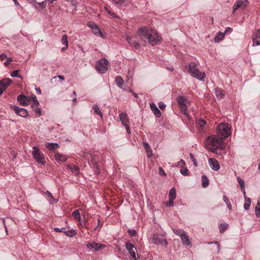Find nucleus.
Segmentation results:
<instances>
[{
    "mask_svg": "<svg viewBox=\"0 0 260 260\" xmlns=\"http://www.w3.org/2000/svg\"><path fill=\"white\" fill-rule=\"evenodd\" d=\"M138 34L144 41L147 40L152 45L159 43L161 40V37L156 30L148 28L147 27L139 28Z\"/></svg>",
    "mask_w": 260,
    "mask_h": 260,
    "instance_id": "obj_1",
    "label": "nucleus"
},
{
    "mask_svg": "<svg viewBox=\"0 0 260 260\" xmlns=\"http://www.w3.org/2000/svg\"><path fill=\"white\" fill-rule=\"evenodd\" d=\"M223 140L216 135L209 136L206 140V147L211 151L217 153V150L223 147Z\"/></svg>",
    "mask_w": 260,
    "mask_h": 260,
    "instance_id": "obj_2",
    "label": "nucleus"
},
{
    "mask_svg": "<svg viewBox=\"0 0 260 260\" xmlns=\"http://www.w3.org/2000/svg\"><path fill=\"white\" fill-rule=\"evenodd\" d=\"M187 72L194 78L200 81H204L206 75L204 72L199 71L197 64L194 62H191L188 65L185 66Z\"/></svg>",
    "mask_w": 260,
    "mask_h": 260,
    "instance_id": "obj_3",
    "label": "nucleus"
},
{
    "mask_svg": "<svg viewBox=\"0 0 260 260\" xmlns=\"http://www.w3.org/2000/svg\"><path fill=\"white\" fill-rule=\"evenodd\" d=\"M216 131V135L222 140L231 134V127L227 123H220L217 126Z\"/></svg>",
    "mask_w": 260,
    "mask_h": 260,
    "instance_id": "obj_4",
    "label": "nucleus"
},
{
    "mask_svg": "<svg viewBox=\"0 0 260 260\" xmlns=\"http://www.w3.org/2000/svg\"><path fill=\"white\" fill-rule=\"evenodd\" d=\"M32 148L33 151L32 152V154L33 158L38 164L45 166L46 164V160L44 154L37 146H34Z\"/></svg>",
    "mask_w": 260,
    "mask_h": 260,
    "instance_id": "obj_5",
    "label": "nucleus"
},
{
    "mask_svg": "<svg viewBox=\"0 0 260 260\" xmlns=\"http://www.w3.org/2000/svg\"><path fill=\"white\" fill-rule=\"evenodd\" d=\"M95 68L97 71L101 74L105 73L109 68V63L107 59L102 58L96 62Z\"/></svg>",
    "mask_w": 260,
    "mask_h": 260,
    "instance_id": "obj_6",
    "label": "nucleus"
},
{
    "mask_svg": "<svg viewBox=\"0 0 260 260\" xmlns=\"http://www.w3.org/2000/svg\"><path fill=\"white\" fill-rule=\"evenodd\" d=\"M164 235L158 234H152L151 236L150 239L152 242L156 245H164L166 246L168 245V242L167 240L163 238Z\"/></svg>",
    "mask_w": 260,
    "mask_h": 260,
    "instance_id": "obj_7",
    "label": "nucleus"
},
{
    "mask_svg": "<svg viewBox=\"0 0 260 260\" xmlns=\"http://www.w3.org/2000/svg\"><path fill=\"white\" fill-rule=\"evenodd\" d=\"M125 248L134 260H139V257L138 256L137 249L133 244L129 242H126Z\"/></svg>",
    "mask_w": 260,
    "mask_h": 260,
    "instance_id": "obj_8",
    "label": "nucleus"
},
{
    "mask_svg": "<svg viewBox=\"0 0 260 260\" xmlns=\"http://www.w3.org/2000/svg\"><path fill=\"white\" fill-rule=\"evenodd\" d=\"M177 102L181 112L187 116V107L186 105V99L183 96H179L177 99Z\"/></svg>",
    "mask_w": 260,
    "mask_h": 260,
    "instance_id": "obj_9",
    "label": "nucleus"
},
{
    "mask_svg": "<svg viewBox=\"0 0 260 260\" xmlns=\"http://www.w3.org/2000/svg\"><path fill=\"white\" fill-rule=\"evenodd\" d=\"M247 0H237L233 7L232 12L234 14L238 9L244 10L248 6Z\"/></svg>",
    "mask_w": 260,
    "mask_h": 260,
    "instance_id": "obj_10",
    "label": "nucleus"
},
{
    "mask_svg": "<svg viewBox=\"0 0 260 260\" xmlns=\"http://www.w3.org/2000/svg\"><path fill=\"white\" fill-rule=\"evenodd\" d=\"M86 247L89 249H94L95 251H99L106 247V245L96 242H89L87 243Z\"/></svg>",
    "mask_w": 260,
    "mask_h": 260,
    "instance_id": "obj_11",
    "label": "nucleus"
},
{
    "mask_svg": "<svg viewBox=\"0 0 260 260\" xmlns=\"http://www.w3.org/2000/svg\"><path fill=\"white\" fill-rule=\"evenodd\" d=\"M11 83V80L9 78H6L0 80V94L7 88Z\"/></svg>",
    "mask_w": 260,
    "mask_h": 260,
    "instance_id": "obj_12",
    "label": "nucleus"
},
{
    "mask_svg": "<svg viewBox=\"0 0 260 260\" xmlns=\"http://www.w3.org/2000/svg\"><path fill=\"white\" fill-rule=\"evenodd\" d=\"M64 170H70L72 173L77 175L80 173V169L78 166L73 164H68L65 166Z\"/></svg>",
    "mask_w": 260,
    "mask_h": 260,
    "instance_id": "obj_13",
    "label": "nucleus"
},
{
    "mask_svg": "<svg viewBox=\"0 0 260 260\" xmlns=\"http://www.w3.org/2000/svg\"><path fill=\"white\" fill-rule=\"evenodd\" d=\"M17 100L19 102V103L23 106L29 105L30 102V100L28 97L26 96L23 94L18 95L17 96Z\"/></svg>",
    "mask_w": 260,
    "mask_h": 260,
    "instance_id": "obj_14",
    "label": "nucleus"
},
{
    "mask_svg": "<svg viewBox=\"0 0 260 260\" xmlns=\"http://www.w3.org/2000/svg\"><path fill=\"white\" fill-rule=\"evenodd\" d=\"M14 110L17 114L23 117H26L28 114V111L26 109L17 106L14 107Z\"/></svg>",
    "mask_w": 260,
    "mask_h": 260,
    "instance_id": "obj_15",
    "label": "nucleus"
},
{
    "mask_svg": "<svg viewBox=\"0 0 260 260\" xmlns=\"http://www.w3.org/2000/svg\"><path fill=\"white\" fill-rule=\"evenodd\" d=\"M210 167L214 171H218L220 166L217 160L213 158H210L208 160Z\"/></svg>",
    "mask_w": 260,
    "mask_h": 260,
    "instance_id": "obj_16",
    "label": "nucleus"
},
{
    "mask_svg": "<svg viewBox=\"0 0 260 260\" xmlns=\"http://www.w3.org/2000/svg\"><path fill=\"white\" fill-rule=\"evenodd\" d=\"M180 238L181 241L184 245L189 246V247H192V243L186 232L183 235H181Z\"/></svg>",
    "mask_w": 260,
    "mask_h": 260,
    "instance_id": "obj_17",
    "label": "nucleus"
},
{
    "mask_svg": "<svg viewBox=\"0 0 260 260\" xmlns=\"http://www.w3.org/2000/svg\"><path fill=\"white\" fill-rule=\"evenodd\" d=\"M120 119L124 126H127L129 124L128 117L124 112H121L119 114Z\"/></svg>",
    "mask_w": 260,
    "mask_h": 260,
    "instance_id": "obj_18",
    "label": "nucleus"
},
{
    "mask_svg": "<svg viewBox=\"0 0 260 260\" xmlns=\"http://www.w3.org/2000/svg\"><path fill=\"white\" fill-rule=\"evenodd\" d=\"M126 40L131 45L134 46L136 49H138L140 48V44L138 40H135L133 38L130 37L129 36L126 37Z\"/></svg>",
    "mask_w": 260,
    "mask_h": 260,
    "instance_id": "obj_19",
    "label": "nucleus"
},
{
    "mask_svg": "<svg viewBox=\"0 0 260 260\" xmlns=\"http://www.w3.org/2000/svg\"><path fill=\"white\" fill-rule=\"evenodd\" d=\"M150 107L154 115L156 117H160L161 116V112L154 103H151Z\"/></svg>",
    "mask_w": 260,
    "mask_h": 260,
    "instance_id": "obj_20",
    "label": "nucleus"
},
{
    "mask_svg": "<svg viewBox=\"0 0 260 260\" xmlns=\"http://www.w3.org/2000/svg\"><path fill=\"white\" fill-rule=\"evenodd\" d=\"M112 2L120 7H126L130 4L131 0H112Z\"/></svg>",
    "mask_w": 260,
    "mask_h": 260,
    "instance_id": "obj_21",
    "label": "nucleus"
},
{
    "mask_svg": "<svg viewBox=\"0 0 260 260\" xmlns=\"http://www.w3.org/2000/svg\"><path fill=\"white\" fill-rule=\"evenodd\" d=\"M55 159L58 162H64L67 159V157L59 153L56 152L55 153Z\"/></svg>",
    "mask_w": 260,
    "mask_h": 260,
    "instance_id": "obj_22",
    "label": "nucleus"
},
{
    "mask_svg": "<svg viewBox=\"0 0 260 260\" xmlns=\"http://www.w3.org/2000/svg\"><path fill=\"white\" fill-rule=\"evenodd\" d=\"M215 94L218 100L222 99L225 95L224 91L220 88H217L215 89Z\"/></svg>",
    "mask_w": 260,
    "mask_h": 260,
    "instance_id": "obj_23",
    "label": "nucleus"
},
{
    "mask_svg": "<svg viewBox=\"0 0 260 260\" xmlns=\"http://www.w3.org/2000/svg\"><path fill=\"white\" fill-rule=\"evenodd\" d=\"M224 37V33L219 31L217 33L216 35L214 38V41L215 43H218L222 41Z\"/></svg>",
    "mask_w": 260,
    "mask_h": 260,
    "instance_id": "obj_24",
    "label": "nucleus"
},
{
    "mask_svg": "<svg viewBox=\"0 0 260 260\" xmlns=\"http://www.w3.org/2000/svg\"><path fill=\"white\" fill-rule=\"evenodd\" d=\"M115 82L118 87L122 89V85L124 83V80L121 76H118L115 79Z\"/></svg>",
    "mask_w": 260,
    "mask_h": 260,
    "instance_id": "obj_25",
    "label": "nucleus"
},
{
    "mask_svg": "<svg viewBox=\"0 0 260 260\" xmlns=\"http://www.w3.org/2000/svg\"><path fill=\"white\" fill-rule=\"evenodd\" d=\"M46 145V147L50 150H54L59 147L58 144L56 143H47Z\"/></svg>",
    "mask_w": 260,
    "mask_h": 260,
    "instance_id": "obj_26",
    "label": "nucleus"
},
{
    "mask_svg": "<svg viewBox=\"0 0 260 260\" xmlns=\"http://www.w3.org/2000/svg\"><path fill=\"white\" fill-rule=\"evenodd\" d=\"M202 185L203 188H206L209 185V180L206 175L202 176Z\"/></svg>",
    "mask_w": 260,
    "mask_h": 260,
    "instance_id": "obj_27",
    "label": "nucleus"
},
{
    "mask_svg": "<svg viewBox=\"0 0 260 260\" xmlns=\"http://www.w3.org/2000/svg\"><path fill=\"white\" fill-rule=\"evenodd\" d=\"M105 9L106 11L107 12V13L109 15L112 16L113 18H118V17L117 16L116 14L115 13H114V12H112L111 11V8H110V7L109 6L106 5L105 6Z\"/></svg>",
    "mask_w": 260,
    "mask_h": 260,
    "instance_id": "obj_28",
    "label": "nucleus"
},
{
    "mask_svg": "<svg viewBox=\"0 0 260 260\" xmlns=\"http://www.w3.org/2000/svg\"><path fill=\"white\" fill-rule=\"evenodd\" d=\"M169 197L170 199H174L175 200L176 198V189L175 187H172L169 193Z\"/></svg>",
    "mask_w": 260,
    "mask_h": 260,
    "instance_id": "obj_29",
    "label": "nucleus"
},
{
    "mask_svg": "<svg viewBox=\"0 0 260 260\" xmlns=\"http://www.w3.org/2000/svg\"><path fill=\"white\" fill-rule=\"evenodd\" d=\"M72 216L74 219L80 221L81 220V216L78 210H75L72 213Z\"/></svg>",
    "mask_w": 260,
    "mask_h": 260,
    "instance_id": "obj_30",
    "label": "nucleus"
},
{
    "mask_svg": "<svg viewBox=\"0 0 260 260\" xmlns=\"http://www.w3.org/2000/svg\"><path fill=\"white\" fill-rule=\"evenodd\" d=\"M93 34L97 36H99L101 38H103L104 39L105 38V34H104L99 28V27H98V28L95 29L93 31Z\"/></svg>",
    "mask_w": 260,
    "mask_h": 260,
    "instance_id": "obj_31",
    "label": "nucleus"
},
{
    "mask_svg": "<svg viewBox=\"0 0 260 260\" xmlns=\"http://www.w3.org/2000/svg\"><path fill=\"white\" fill-rule=\"evenodd\" d=\"M255 215L257 217H260V199L258 200L257 205L255 208Z\"/></svg>",
    "mask_w": 260,
    "mask_h": 260,
    "instance_id": "obj_32",
    "label": "nucleus"
},
{
    "mask_svg": "<svg viewBox=\"0 0 260 260\" xmlns=\"http://www.w3.org/2000/svg\"><path fill=\"white\" fill-rule=\"evenodd\" d=\"M228 224L221 223L219 225V230L220 233H223L228 228Z\"/></svg>",
    "mask_w": 260,
    "mask_h": 260,
    "instance_id": "obj_33",
    "label": "nucleus"
},
{
    "mask_svg": "<svg viewBox=\"0 0 260 260\" xmlns=\"http://www.w3.org/2000/svg\"><path fill=\"white\" fill-rule=\"evenodd\" d=\"M92 109L94 111V112L96 114L99 115L101 117L103 116V114L100 110L99 107L97 105H94L92 106Z\"/></svg>",
    "mask_w": 260,
    "mask_h": 260,
    "instance_id": "obj_34",
    "label": "nucleus"
},
{
    "mask_svg": "<svg viewBox=\"0 0 260 260\" xmlns=\"http://www.w3.org/2000/svg\"><path fill=\"white\" fill-rule=\"evenodd\" d=\"M172 230L174 234L180 236V237L185 233V232L182 229H173Z\"/></svg>",
    "mask_w": 260,
    "mask_h": 260,
    "instance_id": "obj_35",
    "label": "nucleus"
},
{
    "mask_svg": "<svg viewBox=\"0 0 260 260\" xmlns=\"http://www.w3.org/2000/svg\"><path fill=\"white\" fill-rule=\"evenodd\" d=\"M64 233L66 235L70 237H73L75 236L76 234V231L75 230H68V231H65Z\"/></svg>",
    "mask_w": 260,
    "mask_h": 260,
    "instance_id": "obj_36",
    "label": "nucleus"
},
{
    "mask_svg": "<svg viewBox=\"0 0 260 260\" xmlns=\"http://www.w3.org/2000/svg\"><path fill=\"white\" fill-rule=\"evenodd\" d=\"M206 124V122L205 120L201 119L197 121V125L201 128H203Z\"/></svg>",
    "mask_w": 260,
    "mask_h": 260,
    "instance_id": "obj_37",
    "label": "nucleus"
},
{
    "mask_svg": "<svg viewBox=\"0 0 260 260\" xmlns=\"http://www.w3.org/2000/svg\"><path fill=\"white\" fill-rule=\"evenodd\" d=\"M237 180L238 183L240 185L241 189H244V188H245L244 181L240 177H238L237 178Z\"/></svg>",
    "mask_w": 260,
    "mask_h": 260,
    "instance_id": "obj_38",
    "label": "nucleus"
},
{
    "mask_svg": "<svg viewBox=\"0 0 260 260\" xmlns=\"http://www.w3.org/2000/svg\"><path fill=\"white\" fill-rule=\"evenodd\" d=\"M61 42L62 44L66 45V48H67L68 46V37L66 35H64L61 39Z\"/></svg>",
    "mask_w": 260,
    "mask_h": 260,
    "instance_id": "obj_39",
    "label": "nucleus"
},
{
    "mask_svg": "<svg viewBox=\"0 0 260 260\" xmlns=\"http://www.w3.org/2000/svg\"><path fill=\"white\" fill-rule=\"evenodd\" d=\"M87 25L91 28V29H92L93 30V31L98 28V26L94 22H88L87 23Z\"/></svg>",
    "mask_w": 260,
    "mask_h": 260,
    "instance_id": "obj_40",
    "label": "nucleus"
},
{
    "mask_svg": "<svg viewBox=\"0 0 260 260\" xmlns=\"http://www.w3.org/2000/svg\"><path fill=\"white\" fill-rule=\"evenodd\" d=\"M143 145L144 147L145 150L147 152H151V148L149 146V144L146 142H143Z\"/></svg>",
    "mask_w": 260,
    "mask_h": 260,
    "instance_id": "obj_41",
    "label": "nucleus"
},
{
    "mask_svg": "<svg viewBox=\"0 0 260 260\" xmlns=\"http://www.w3.org/2000/svg\"><path fill=\"white\" fill-rule=\"evenodd\" d=\"M260 39V29H257L252 36V40Z\"/></svg>",
    "mask_w": 260,
    "mask_h": 260,
    "instance_id": "obj_42",
    "label": "nucleus"
},
{
    "mask_svg": "<svg viewBox=\"0 0 260 260\" xmlns=\"http://www.w3.org/2000/svg\"><path fill=\"white\" fill-rule=\"evenodd\" d=\"M45 196H46V199L49 202H51V200L53 199V196H52V194H51V192H50L48 191H47L45 193Z\"/></svg>",
    "mask_w": 260,
    "mask_h": 260,
    "instance_id": "obj_43",
    "label": "nucleus"
},
{
    "mask_svg": "<svg viewBox=\"0 0 260 260\" xmlns=\"http://www.w3.org/2000/svg\"><path fill=\"white\" fill-rule=\"evenodd\" d=\"M180 172V173L183 176H186L188 175V170L186 168L181 169Z\"/></svg>",
    "mask_w": 260,
    "mask_h": 260,
    "instance_id": "obj_44",
    "label": "nucleus"
},
{
    "mask_svg": "<svg viewBox=\"0 0 260 260\" xmlns=\"http://www.w3.org/2000/svg\"><path fill=\"white\" fill-rule=\"evenodd\" d=\"M174 199H170L169 198V201L166 202V204H165L166 206L167 207H169L173 206V205H174Z\"/></svg>",
    "mask_w": 260,
    "mask_h": 260,
    "instance_id": "obj_45",
    "label": "nucleus"
},
{
    "mask_svg": "<svg viewBox=\"0 0 260 260\" xmlns=\"http://www.w3.org/2000/svg\"><path fill=\"white\" fill-rule=\"evenodd\" d=\"M189 156H190L191 159L193 161L194 166L195 167H197V166H198L197 161V160H196V158L194 157L193 154L192 153H190Z\"/></svg>",
    "mask_w": 260,
    "mask_h": 260,
    "instance_id": "obj_46",
    "label": "nucleus"
},
{
    "mask_svg": "<svg viewBox=\"0 0 260 260\" xmlns=\"http://www.w3.org/2000/svg\"><path fill=\"white\" fill-rule=\"evenodd\" d=\"M19 70H14L11 73V76L13 77H20V76H19L18 75V73H19Z\"/></svg>",
    "mask_w": 260,
    "mask_h": 260,
    "instance_id": "obj_47",
    "label": "nucleus"
},
{
    "mask_svg": "<svg viewBox=\"0 0 260 260\" xmlns=\"http://www.w3.org/2000/svg\"><path fill=\"white\" fill-rule=\"evenodd\" d=\"M27 1L35 7H37V5H38V2H39L37 1V0H27Z\"/></svg>",
    "mask_w": 260,
    "mask_h": 260,
    "instance_id": "obj_48",
    "label": "nucleus"
},
{
    "mask_svg": "<svg viewBox=\"0 0 260 260\" xmlns=\"http://www.w3.org/2000/svg\"><path fill=\"white\" fill-rule=\"evenodd\" d=\"M128 234L131 236H135L137 234V232L136 231V230H128V231H127Z\"/></svg>",
    "mask_w": 260,
    "mask_h": 260,
    "instance_id": "obj_49",
    "label": "nucleus"
},
{
    "mask_svg": "<svg viewBox=\"0 0 260 260\" xmlns=\"http://www.w3.org/2000/svg\"><path fill=\"white\" fill-rule=\"evenodd\" d=\"M54 230L56 232H62V233H64V231H65V228H61V229H59L58 228H55L54 229Z\"/></svg>",
    "mask_w": 260,
    "mask_h": 260,
    "instance_id": "obj_50",
    "label": "nucleus"
},
{
    "mask_svg": "<svg viewBox=\"0 0 260 260\" xmlns=\"http://www.w3.org/2000/svg\"><path fill=\"white\" fill-rule=\"evenodd\" d=\"M252 42H253V44H252L253 46L260 45V41L257 40V39L252 40Z\"/></svg>",
    "mask_w": 260,
    "mask_h": 260,
    "instance_id": "obj_51",
    "label": "nucleus"
},
{
    "mask_svg": "<svg viewBox=\"0 0 260 260\" xmlns=\"http://www.w3.org/2000/svg\"><path fill=\"white\" fill-rule=\"evenodd\" d=\"M12 61V59L11 58V57H9L7 61L4 62V65L5 66H8Z\"/></svg>",
    "mask_w": 260,
    "mask_h": 260,
    "instance_id": "obj_52",
    "label": "nucleus"
},
{
    "mask_svg": "<svg viewBox=\"0 0 260 260\" xmlns=\"http://www.w3.org/2000/svg\"><path fill=\"white\" fill-rule=\"evenodd\" d=\"M159 173L160 175H162V176H166V173L165 172V171L160 167L159 168Z\"/></svg>",
    "mask_w": 260,
    "mask_h": 260,
    "instance_id": "obj_53",
    "label": "nucleus"
},
{
    "mask_svg": "<svg viewBox=\"0 0 260 260\" xmlns=\"http://www.w3.org/2000/svg\"><path fill=\"white\" fill-rule=\"evenodd\" d=\"M232 29L230 27H228L225 28V30L224 31V34H228V33H230L232 32Z\"/></svg>",
    "mask_w": 260,
    "mask_h": 260,
    "instance_id": "obj_54",
    "label": "nucleus"
},
{
    "mask_svg": "<svg viewBox=\"0 0 260 260\" xmlns=\"http://www.w3.org/2000/svg\"><path fill=\"white\" fill-rule=\"evenodd\" d=\"M166 106V105L165 104H164V103H160L159 104V108L161 110H164V109H165Z\"/></svg>",
    "mask_w": 260,
    "mask_h": 260,
    "instance_id": "obj_55",
    "label": "nucleus"
},
{
    "mask_svg": "<svg viewBox=\"0 0 260 260\" xmlns=\"http://www.w3.org/2000/svg\"><path fill=\"white\" fill-rule=\"evenodd\" d=\"M250 204L245 203L244 204V208L246 210H248V209H249V207H250Z\"/></svg>",
    "mask_w": 260,
    "mask_h": 260,
    "instance_id": "obj_56",
    "label": "nucleus"
},
{
    "mask_svg": "<svg viewBox=\"0 0 260 260\" xmlns=\"http://www.w3.org/2000/svg\"><path fill=\"white\" fill-rule=\"evenodd\" d=\"M223 200L226 203V204H227L228 203H230L228 198L225 196H223Z\"/></svg>",
    "mask_w": 260,
    "mask_h": 260,
    "instance_id": "obj_57",
    "label": "nucleus"
},
{
    "mask_svg": "<svg viewBox=\"0 0 260 260\" xmlns=\"http://www.w3.org/2000/svg\"><path fill=\"white\" fill-rule=\"evenodd\" d=\"M0 57H1V59H2V60H4L7 58V55L4 53L0 55Z\"/></svg>",
    "mask_w": 260,
    "mask_h": 260,
    "instance_id": "obj_58",
    "label": "nucleus"
},
{
    "mask_svg": "<svg viewBox=\"0 0 260 260\" xmlns=\"http://www.w3.org/2000/svg\"><path fill=\"white\" fill-rule=\"evenodd\" d=\"M39 105V103L38 101L37 100V99L34 101L33 106L37 107Z\"/></svg>",
    "mask_w": 260,
    "mask_h": 260,
    "instance_id": "obj_59",
    "label": "nucleus"
},
{
    "mask_svg": "<svg viewBox=\"0 0 260 260\" xmlns=\"http://www.w3.org/2000/svg\"><path fill=\"white\" fill-rule=\"evenodd\" d=\"M35 112L36 113L39 114L40 115H41V109L40 108H36Z\"/></svg>",
    "mask_w": 260,
    "mask_h": 260,
    "instance_id": "obj_60",
    "label": "nucleus"
},
{
    "mask_svg": "<svg viewBox=\"0 0 260 260\" xmlns=\"http://www.w3.org/2000/svg\"><path fill=\"white\" fill-rule=\"evenodd\" d=\"M128 91L130 92H132L133 93V96L135 98H138V95L136 93L133 92L130 88H128Z\"/></svg>",
    "mask_w": 260,
    "mask_h": 260,
    "instance_id": "obj_61",
    "label": "nucleus"
},
{
    "mask_svg": "<svg viewBox=\"0 0 260 260\" xmlns=\"http://www.w3.org/2000/svg\"><path fill=\"white\" fill-rule=\"evenodd\" d=\"M147 155L148 158L152 157L153 155L152 150H151V152H147Z\"/></svg>",
    "mask_w": 260,
    "mask_h": 260,
    "instance_id": "obj_62",
    "label": "nucleus"
},
{
    "mask_svg": "<svg viewBox=\"0 0 260 260\" xmlns=\"http://www.w3.org/2000/svg\"><path fill=\"white\" fill-rule=\"evenodd\" d=\"M246 203L251 204V200L249 198H245Z\"/></svg>",
    "mask_w": 260,
    "mask_h": 260,
    "instance_id": "obj_63",
    "label": "nucleus"
},
{
    "mask_svg": "<svg viewBox=\"0 0 260 260\" xmlns=\"http://www.w3.org/2000/svg\"><path fill=\"white\" fill-rule=\"evenodd\" d=\"M227 207L228 208V209L230 210H231L232 209V205H231V203H228L227 204Z\"/></svg>",
    "mask_w": 260,
    "mask_h": 260,
    "instance_id": "obj_64",
    "label": "nucleus"
}]
</instances>
